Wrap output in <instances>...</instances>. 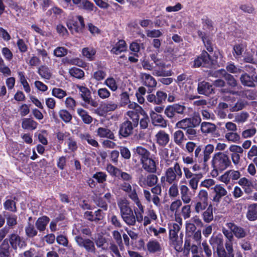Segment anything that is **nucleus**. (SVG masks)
<instances>
[{"instance_id":"nucleus-12","label":"nucleus","mask_w":257,"mask_h":257,"mask_svg":"<svg viewBox=\"0 0 257 257\" xmlns=\"http://www.w3.org/2000/svg\"><path fill=\"white\" fill-rule=\"evenodd\" d=\"M212 65L213 63L209 55L207 52L203 51L200 56L194 60L193 67H199L200 66H203L210 68L212 66Z\"/></svg>"},{"instance_id":"nucleus-15","label":"nucleus","mask_w":257,"mask_h":257,"mask_svg":"<svg viewBox=\"0 0 257 257\" xmlns=\"http://www.w3.org/2000/svg\"><path fill=\"white\" fill-rule=\"evenodd\" d=\"M136 127V126H135L134 124H133L131 121L128 120L124 121L119 126L118 134L120 136V138H126L132 135L133 130Z\"/></svg>"},{"instance_id":"nucleus-34","label":"nucleus","mask_w":257,"mask_h":257,"mask_svg":"<svg viewBox=\"0 0 257 257\" xmlns=\"http://www.w3.org/2000/svg\"><path fill=\"white\" fill-rule=\"evenodd\" d=\"M144 195L145 199L149 203L153 202L154 205L159 207L161 205L160 199L159 196L156 195H152L151 192L148 190H144Z\"/></svg>"},{"instance_id":"nucleus-25","label":"nucleus","mask_w":257,"mask_h":257,"mask_svg":"<svg viewBox=\"0 0 257 257\" xmlns=\"http://www.w3.org/2000/svg\"><path fill=\"white\" fill-rule=\"evenodd\" d=\"M96 136L101 138H106L115 141L114 133L107 127H99L96 131Z\"/></svg>"},{"instance_id":"nucleus-19","label":"nucleus","mask_w":257,"mask_h":257,"mask_svg":"<svg viewBox=\"0 0 257 257\" xmlns=\"http://www.w3.org/2000/svg\"><path fill=\"white\" fill-rule=\"evenodd\" d=\"M240 81L243 86L249 87H254L257 83V75L255 74L250 75L244 73L241 75Z\"/></svg>"},{"instance_id":"nucleus-45","label":"nucleus","mask_w":257,"mask_h":257,"mask_svg":"<svg viewBox=\"0 0 257 257\" xmlns=\"http://www.w3.org/2000/svg\"><path fill=\"white\" fill-rule=\"evenodd\" d=\"M95 53V50L91 47H86L83 48L82 50L83 56L89 61L93 60L94 56Z\"/></svg>"},{"instance_id":"nucleus-33","label":"nucleus","mask_w":257,"mask_h":257,"mask_svg":"<svg viewBox=\"0 0 257 257\" xmlns=\"http://www.w3.org/2000/svg\"><path fill=\"white\" fill-rule=\"evenodd\" d=\"M37 72L42 78L45 79L50 80L52 76L51 68L45 65L39 67Z\"/></svg>"},{"instance_id":"nucleus-31","label":"nucleus","mask_w":257,"mask_h":257,"mask_svg":"<svg viewBox=\"0 0 257 257\" xmlns=\"http://www.w3.org/2000/svg\"><path fill=\"white\" fill-rule=\"evenodd\" d=\"M179 189L181 198L183 202L185 204L190 203L191 200V196L188 187L186 185H181Z\"/></svg>"},{"instance_id":"nucleus-20","label":"nucleus","mask_w":257,"mask_h":257,"mask_svg":"<svg viewBox=\"0 0 257 257\" xmlns=\"http://www.w3.org/2000/svg\"><path fill=\"white\" fill-rule=\"evenodd\" d=\"M152 123L155 126H159L161 128H165L167 126V120L160 114H158L154 110H152L150 113Z\"/></svg>"},{"instance_id":"nucleus-9","label":"nucleus","mask_w":257,"mask_h":257,"mask_svg":"<svg viewBox=\"0 0 257 257\" xmlns=\"http://www.w3.org/2000/svg\"><path fill=\"white\" fill-rule=\"evenodd\" d=\"M154 173H150L146 177L143 175L139 176L138 184L142 188L152 187L158 183V177Z\"/></svg>"},{"instance_id":"nucleus-52","label":"nucleus","mask_w":257,"mask_h":257,"mask_svg":"<svg viewBox=\"0 0 257 257\" xmlns=\"http://www.w3.org/2000/svg\"><path fill=\"white\" fill-rule=\"evenodd\" d=\"M25 232L28 237L32 238L37 235L38 232L32 224L28 223L25 227Z\"/></svg>"},{"instance_id":"nucleus-14","label":"nucleus","mask_w":257,"mask_h":257,"mask_svg":"<svg viewBox=\"0 0 257 257\" xmlns=\"http://www.w3.org/2000/svg\"><path fill=\"white\" fill-rule=\"evenodd\" d=\"M120 188L121 190L124 191L132 200L138 196L137 190L139 189V187L135 183H121L120 185Z\"/></svg>"},{"instance_id":"nucleus-26","label":"nucleus","mask_w":257,"mask_h":257,"mask_svg":"<svg viewBox=\"0 0 257 257\" xmlns=\"http://www.w3.org/2000/svg\"><path fill=\"white\" fill-rule=\"evenodd\" d=\"M9 241L14 249H17L18 248H21L26 245L23 239L16 233H12L10 235Z\"/></svg>"},{"instance_id":"nucleus-13","label":"nucleus","mask_w":257,"mask_h":257,"mask_svg":"<svg viewBox=\"0 0 257 257\" xmlns=\"http://www.w3.org/2000/svg\"><path fill=\"white\" fill-rule=\"evenodd\" d=\"M185 109V106L183 105L174 104L167 106L164 110V113L168 118L173 119L174 118L176 113L182 114Z\"/></svg>"},{"instance_id":"nucleus-10","label":"nucleus","mask_w":257,"mask_h":257,"mask_svg":"<svg viewBox=\"0 0 257 257\" xmlns=\"http://www.w3.org/2000/svg\"><path fill=\"white\" fill-rule=\"evenodd\" d=\"M180 229V225H177L176 223H173L170 227V238L175 249L177 250L181 248L182 244V238H181L180 240H178V233Z\"/></svg>"},{"instance_id":"nucleus-1","label":"nucleus","mask_w":257,"mask_h":257,"mask_svg":"<svg viewBox=\"0 0 257 257\" xmlns=\"http://www.w3.org/2000/svg\"><path fill=\"white\" fill-rule=\"evenodd\" d=\"M74 240L80 247L84 248L88 252L95 253L96 247L95 244L98 248H100L103 250L106 248L105 247L106 239L100 234L97 235L94 241L88 238H83L79 235H76L74 237Z\"/></svg>"},{"instance_id":"nucleus-22","label":"nucleus","mask_w":257,"mask_h":257,"mask_svg":"<svg viewBox=\"0 0 257 257\" xmlns=\"http://www.w3.org/2000/svg\"><path fill=\"white\" fill-rule=\"evenodd\" d=\"M133 156L140 159V163L151 157V153L147 149L142 147L138 146L133 150Z\"/></svg>"},{"instance_id":"nucleus-63","label":"nucleus","mask_w":257,"mask_h":257,"mask_svg":"<svg viewBox=\"0 0 257 257\" xmlns=\"http://www.w3.org/2000/svg\"><path fill=\"white\" fill-rule=\"evenodd\" d=\"M97 95L101 99H106L110 96L111 93L106 88L103 87L98 89Z\"/></svg>"},{"instance_id":"nucleus-39","label":"nucleus","mask_w":257,"mask_h":257,"mask_svg":"<svg viewBox=\"0 0 257 257\" xmlns=\"http://www.w3.org/2000/svg\"><path fill=\"white\" fill-rule=\"evenodd\" d=\"M77 112L84 123L90 124L92 122V117L89 115L88 112L85 110L79 108L77 109Z\"/></svg>"},{"instance_id":"nucleus-23","label":"nucleus","mask_w":257,"mask_h":257,"mask_svg":"<svg viewBox=\"0 0 257 257\" xmlns=\"http://www.w3.org/2000/svg\"><path fill=\"white\" fill-rule=\"evenodd\" d=\"M226 226L233 232L234 236L237 238H242L245 237L247 233L245 230L232 222H228L226 224Z\"/></svg>"},{"instance_id":"nucleus-49","label":"nucleus","mask_w":257,"mask_h":257,"mask_svg":"<svg viewBox=\"0 0 257 257\" xmlns=\"http://www.w3.org/2000/svg\"><path fill=\"white\" fill-rule=\"evenodd\" d=\"M203 220L206 223L210 222L213 219L212 208L209 206L202 213Z\"/></svg>"},{"instance_id":"nucleus-43","label":"nucleus","mask_w":257,"mask_h":257,"mask_svg":"<svg viewBox=\"0 0 257 257\" xmlns=\"http://www.w3.org/2000/svg\"><path fill=\"white\" fill-rule=\"evenodd\" d=\"M104 84L108 87L112 91H115L118 89V85L116 80L112 77L107 78Z\"/></svg>"},{"instance_id":"nucleus-18","label":"nucleus","mask_w":257,"mask_h":257,"mask_svg":"<svg viewBox=\"0 0 257 257\" xmlns=\"http://www.w3.org/2000/svg\"><path fill=\"white\" fill-rule=\"evenodd\" d=\"M110 44L111 48L110 51L113 54L117 55L127 50L126 44L123 40H119L116 43L114 41H111Z\"/></svg>"},{"instance_id":"nucleus-62","label":"nucleus","mask_w":257,"mask_h":257,"mask_svg":"<svg viewBox=\"0 0 257 257\" xmlns=\"http://www.w3.org/2000/svg\"><path fill=\"white\" fill-rule=\"evenodd\" d=\"M256 131L257 130L254 127L245 129L241 133V137L243 139L251 138L255 135Z\"/></svg>"},{"instance_id":"nucleus-5","label":"nucleus","mask_w":257,"mask_h":257,"mask_svg":"<svg viewBox=\"0 0 257 257\" xmlns=\"http://www.w3.org/2000/svg\"><path fill=\"white\" fill-rule=\"evenodd\" d=\"M150 58L155 64L156 68L154 69L152 74L156 76H168L171 75L170 71L166 70L171 66L170 64L159 57L155 54L150 55Z\"/></svg>"},{"instance_id":"nucleus-58","label":"nucleus","mask_w":257,"mask_h":257,"mask_svg":"<svg viewBox=\"0 0 257 257\" xmlns=\"http://www.w3.org/2000/svg\"><path fill=\"white\" fill-rule=\"evenodd\" d=\"M248 117V113L243 111L236 114L234 121L237 123H243L247 120Z\"/></svg>"},{"instance_id":"nucleus-51","label":"nucleus","mask_w":257,"mask_h":257,"mask_svg":"<svg viewBox=\"0 0 257 257\" xmlns=\"http://www.w3.org/2000/svg\"><path fill=\"white\" fill-rule=\"evenodd\" d=\"M106 76V73L102 69H98L94 71L92 75V78L97 81L103 80Z\"/></svg>"},{"instance_id":"nucleus-61","label":"nucleus","mask_w":257,"mask_h":257,"mask_svg":"<svg viewBox=\"0 0 257 257\" xmlns=\"http://www.w3.org/2000/svg\"><path fill=\"white\" fill-rule=\"evenodd\" d=\"M60 117L66 123L69 122L72 119L71 114L65 109H61L59 111Z\"/></svg>"},{"instance_id":"nucleus-50","label":"nucleus","mask_w":257,"mask_h":257,"mask_svg":"<svg viewBox=\"0 0 257 257\" xmlns=\"http://www.w3.org/2000/svg\"><path fill=\"white\" fill-rule=\"evenodd\" d=\"M69 72L71 76L77 79H81L84 76V71L80 68L73 67L70 69Z\"/></svg>"},{"instance_id":"nucleus-16","label":"nucleus","mask_w":257,"mask_h":257,"mask_svg":"<svg viewBox=\"0 0 257 257\" xmlns=\"http://www.w3.org/2000/svg\"><path fill=\"white\" fill-rule=\"evenodd\" d=\"M158 160L150 157L141 163L142 168L149 173H155L157 170Z\"/></svg>"},{"instance_id":"nucleus-6","label":"nucleus","mask_w":257,"mask_h":257,"mask_svg":"<svg viewBox=\"0 0 257 257\" xmlns=\"http://www.w3.org/2000/svg\"><path fill=\"white\" fill-rule=\"evenodd\" d=\"M215 239L217 244L216 252L218 257H234L233 245L225 244V249L223 247L222 239L216 238Z\"/></svg>"},{"instance_id":"nucleus-64","label":"nucleus","mask_w":257,"mask_h":257,"mask_svg":"<svg viewBox=\"0 0 257 257\" xmlns=\"http://www.w3.org/2000/svg\"><path fill=\"white\" fill-rule=\"evenodd\" d=\"M224 77L227 82V84L231 87H234L237 86V82L234 77L230 74L225 73Z\"/></svg>"},{"instance_id":"nucleus-4","label":"nucleus","mask_w":257,"mask_h":257,"mask_svg":"<svg viewBox=\"0 0 257 257\" xmlns=\"http://www.w3.org/2000/svg\"><path fill=\"white\" fill-rule=\"evenodd\" d=\"M214 147L212 144H208L204 147L202 145H198L194 150V158L195 162L202 163L205 166L206 163L211 158V155L213 152Z\"/></svg>"},{"instance_id":"nucleus-11","label":"nucleus","mask_w":257,"mask_h":257,"mask_svg":"<svg viewBox=\"0 0 257 257\" xmlns=\"http://www.w3.org/2000/svg\"><path fill=\"white\" fill-rule=\"evenodd\" d=\"M77 88L83 100L87 104L90 105L93 107H96L98 103L94 100L91 95V92L89 89L85 86L81 85H77Z\"/></svg>"},{"instance_id":"nucleus-28","label":"nucleus","mask_w":257,"mask_h":257,"mask_svg":"<svg viewBox=\"0 0 257 257\" xmlns=\"http://www.w3.org/2000/svg\"><path fill=\"white\" fill-rule=\"evenodd\" d=\"M141 78L144 85L150 88L155 87L157 85V81L150 74L143 73L141 74Z\"/></svg>"},{"instance_id":"nucleus-57","label":"nucleus","mask_w":257,"mask_h":257,"mask_svg":"<svg viewBox=\"0 0 257 257\" xmlns=\"http://www.w3.org/2000/svg\"><path fill=\"white\" fill-rule=\"evenodd\" d=\"M4 206L6 210L14 212H17L16 202L13 200H7L4 202Z\"/></svg>"},{"instance_id":"nucleus-40","label":"nucleus","mask_w":257,"mask_h":257,"mask_svg":"<svg viewBox=\"0 0 257 257\" xmlns=\"http://www.w3.org/2000/svg\"><path fill=\"white\" fill-rule=\"evenodd\" d=\"M49 221V217L46 216L39 217L36 222V226L40 231H43L45 229L46 226Z\"/></svg>"},{"instance_id":"nucleus-54","label":"nucleus","mask_w":257,"mask_h":257,"mask_svg":"<svg viewBox=\"0 0 257 257\" xmlns=\"http://www.w3.org/2000/svg\"><path fill=\"white\" fill-rule=\"evenodd\" d=\"M222 231L227 239L225 244L228 243L229 244L233 245L232 241L233 240V233L232 232V230L230 229L229 230L224 227H222Z\"/></svg>"},{"instance_id":"nucleus-30","label":"nucleus","mask_w":257,"mask_h":257,"mask_svg":"<svg viewBox=\"0 0 257 257\" xmlns=\"http://www.w3.org/2000/svg\"><path fill=\"white\" fill-rule=\"evenodd\" d=\"M117 205L120 210L121 217L133 210L130 206L129 201L126 199H120L117 202Z\"/></svg>"},{"instance_id":"nucleus-37","label":"nucleus","mask_w":257,"mask_h":257,"mask_svg":"<svg viewBox=\"0 0 257 257\" xmlns=\"http://www.w3.org/2000/svg\"><path fill=\"white\" fill-rule=\"evenodd\" d=\"M173 137L174 143L179 146H181L186 140L184 133L181 130L175 131Z\"/></svg>"},{"instance_id":"nucleus-48","label":"nucleus","mask_w":257,"mask_h":257,"mask_svg":"<svg viewBox=\"0 0 257 257\" xmlns=\"http://www.w3.org/2000/svg\"><path fill=\"white\" fill-rule=\"evenodd\" d=\"M139 113L140 111L135 110H130L127 112V116L132 120L133 122H132L135 126L138 125L140 119Z\"/></svg>"},{"instance_id":"nucleus-56","label":"nucleus","mask_w":257,"mask_h":257,"mask_svg":"<svg viewBox=\"0 0 257 257\" xmlns=\"http://www.w3.org/2000/svg\"><path fill=\"white\" fill-rule=\"evenodd\" d=\"M247 102L243 100H238L235 104L231 106L230 110L231 112L237 111L242 109L246 105Z\"/></svg>"},{"instance_id":"nucleus-17","label":"nucleus","mask_w":257,"mask_h":257,"mask_svg":"<svg viewBox=\"0 0 257 257\" xmlns=\"http://www.w3.org/2000/svg\"><path fill=\"white\" fill-rule=\"evenodd\" d=\"M118 108V104L115 101H107L100 106L97 109L98 114L103 115L109 112L113 111Z\"/></svg>"},{"instance_id":"nucleus-55","label":"nucleus","mask_w":257,"mask_h":257,"mask_svg":"<svg viewBox=\"0 0 257 257\" xmlns=\"http://www.w3.org/2000/svg\"><path fill=\"white\" fill-rule=\"evenodd\" d=\"M228 72L233 74H239L243 71L241 67L237 66L233 63H229L226 67Z\"/></svg>"},{"instance_id":"nucleus-2","label":"nucleus","mask_w":257,"mask_h":257,"mask_svg":"<svg viewBox=\"0 0 257 257\" xmlns=\"http://www.w3.org/2000/svg\"><path fill=\"white\" fill-rule=\"evenodd\" d=\"M231 165V161L228 156L222 152H218L214 154L212 160V166L213 168L211 174L216 176L218 172H222Z\"/></svg>"},{"instance_id":"nucleus-21","label":"nucleus","mask_w":257,"mask_h":257,"mask_svg":"<svg viewBox=\"0 0 257 257\" xmlns=\"http://www.w3.org/2000/svg\"><path fill=\"white\" fill-rule=\"evenodd\" d=\"M212 189L215 193L212 201L217 203H219L221 198L227 194V190L221 184H216Z\"/></svg>"},{"instance_id":"nucleus-3","label":"nucleus","mask_w":257,"mask_h":257,"mask_svg":"<svg viewBox=\"0 0 257 257\" xmlns=\"http://www.w3.org/2000/svg\"><path fill=\"white\" fill-rule=\"evenodd\" d=\"M182 176L183 172L180 164L177 162H175L172 166L165 170L164 175L161 177V182L168 184L178 182Z\"/></svg>"},{"instance_id":"nucleus-29","label":"nucleus","mask_w":257,"mask_h":257,"mask_svg":"<svg viewBox=\"0 0 257 257\" xmlns=\"http://www.w3.org/2000/svg\"><path fill=\"white\" fill-rule=\"evenodd\" d=\"M156 143L160 146L164 147L169 142V135L164 131H159L155 135Z\"/></svg>"},{"instance_id":"nucleus-8","label":"nucleus","mask_w":257,"mask_h":257,"mask_svg":"<svg viewBox=\"0 0 257 257\" xmlns=\"http://www.w3.org/2000/svg\"><path fill=\"white\" fill-rule=\"evenodd\" d=\"M112 199V194L109 192H107L103 196H102L101 193L96 194L94 201L97 206L104 210H107L108 204L111 202Z\"/></svg>"},{"instance_id":"nucleus-24","label":"nucleus","mask_w":257,"mask_h":257,"mask_svg":"<svg viewBox=\"0 0 257 257\" xmlns=\"http://www.w3.org/2000/svg\"><path fill=\"white\" fill-rule=\"evenodd\" d=\"M197 92L200 94L206 96L214 93L212 85L205 81L199 82L198 83Z\"/></svg>"},{"instance_id":"nucleus-44","label":"nucleus","mask_w":257,"mask_h":257,"mask_svg":"<svg viewBox=\"0 0 257 257\" xmlns=\"http://www.w3.org/2000/svg\"><path fill=\"white\" fill-rule=\"evenodd\" d=\"M121 218L127 225L131 226L135 225V214L133 210L121 216Z\"/></svg>"},{"instance_id":"nucleus-42","label":"nucleus","mask_w":257,"mask_h":257,"mask_svg":"<svg viewBox=\"0 0 257 257\" xmlns=\"http://www.w3.org/2000/svg\"><path fill=\"white\" fill-rule=\"evenodd\" d=\"M7 225L9 229L13 228L17 224V216L15 214L7 213L5 215Z\"/></svg>"},{"instance_id":"nucleus-60","label":"nucleus","mask_w":257,"mask_h":257,"mask_svg":"<svg viewBox=\"0 0 257 257\" xmlns=\"http://www.w3.org/2000/svg\"><path fill=\"white\" fill-rule=\"evenodd\" d=\"M52 94L59 99H62L67 95V93L61 88L55 87L52 89Z\"/></svg>"},{"instance_id":"nucleus-38","label":"nucleus","mask_w":257,"mask_h":257,"mask_svg":"<svg viewBox=\"0 0 257 257\" xmlns=\"http://www.w3.org/2000/svg\"><path fill=\"white\" fill-rule=\"evenodd\" d=\"M202 177L203 175L201 173H198L194 174V177L189 179V186L194 192L198 189V183Z\"/></svg>"},{"instance_id":"nucleus-47","label":"nucleus","mask_w":257,"mask_h":257,"mask_svg":"<svg viewBox=\"0 0 257 257\" xmlns=\"http://www.w3.org/2000/svg\"><path fill=\"white\" fill-rule=\"evenodd\" d=\"M10 246L8 241L5 239L0 247V254L2 257H8L10 255Z\"/></svg>"},{"instance_id":"nucleus-7","label":"nucleus","mask_w":257,"mask_h":257,"mask_svg":"<svg viewBox=\"0 0 257 257\" xmlns=\"http://www.w3.org/2000/svg\"><path fill=\"white\" fill-rule=\"evenodd\" d=\"M76 19L78 20V22L75 21L74 20L70 19L67 22V24L68 29L72 34L82 32L85 27L84 19L82 16H77Z\"/></svg>"},{"instance_id":"nucleus-53","label":"nucleus","mask_w":257,"mask_h":257,"mask_svg":"<svg viewBox=\"0 0 257 257\" xmlns=\"http://www.w3.org/2000/svg\"><path fill=\"white\" fill-rule=\"evenodd\" d=\"M118 178L123 181L122 183H129L133 182V176L132 174L123 172L121 170Z\"/></svg>"},{"instance_id":"nucleus-36","label":"nucleus","mask_w":257,"mask_h":257,"mask_svg":"<svg viewBox=\"0 0 257 257\" xmlns=\"http://www.w3.org/2000/svg\"><path fill=\"white\" fill-rule=\"evenodd\" d=\"M79 138L82 141H86L88 144L94 147H98L99 146V144L97 141L87 133L80 134L79 135Z\"/></svg>"},{"instance_id":"nucleus-35","label":"nucleus","mask_w":257,"mask_h":257,"mask_svg":"<svg viewBox=\"0 0 257 257\" xmlns=\"http://www.w3.org/2000/svg\"><path fill=\"white\" fill-rule=\"evenodd\" d=\"M38 125V123L32 118H26L23 119L22 127L23 128L29 130H35Z\"/></svg>"},{"instance_id":"nucleus-41","label":"nucleus","mask_w":257,"mask_h":257,"mask_svg":"<svg viewBox=\"0 0 257 257\" xmlns=\"http://www.w3.org/2000/svg\"><path fill=\"white\" fill-rule=\"evenodd\" d=\"M147 247L150 252L154 253L161 250L159 242L156 240H150L147 244Z\"/></svg>"},{"instance_id":"nucleus-59","label":"nucleus","mask_w":257,"mask_h":257,"mask_svg":"<svg viewBox=\"0 0 257 257\" xmlns=\"http://www.w3.org/2000/svg\"><path fill=\"white\" fill-rule=\"evenodd\" d=\"M0 72L2 73L5 76H10L11 75V71L7 66L4 59L0 57Z\"/></svg>"},{"instance_id":"nucleus-46","label":"nucleus","mask_w":257,"mask_h":257,"mask_svg":"<svg viewBox=\"0 0 257 257\" xmlns=\"http://www.w3.org/2000/svg\"><path fill=\"white\" fill-rule=\"evenodd\" d=\"M224 137L228 142L235 143L239 142L240 140L239 135L236 132L226 133Z\"/></svg>"},{"instance_id":"nucleus-32","label":"nucleus","mask_w":257,"mask_h":257,"mask_svg":"<svg viewBox=\"0 0 257 257\" xmlns=\"http://www.w3.org/2000/svg\"><path fill=\"white\" fill-rule=\"evenodd\" d=\"M246 217L250 221L257 219V203H253L248 206Z\"/></svg>"},{"instance_id":"nucleus-27","label":"nucleus","mask_w":257,"mask_h":257,"mask_svg":"<svg viewBox=\"0 0 257 257\" xmlns=\"http://www.w3.org/2000/svg\"><path fill=\"white\" fill-rule=\"evenodd\" d=\"M216 125L213 123L204 121L200 124V131L206 136L214 134L216 131Z\"/></svg>"}]
</instances>
